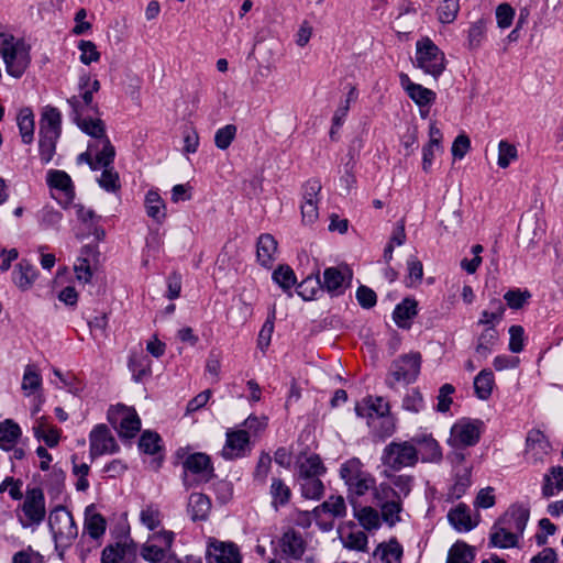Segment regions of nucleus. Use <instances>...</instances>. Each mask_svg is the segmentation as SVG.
<instances>
[{"label":"nucleus","instance_id":"1","mask_svg":"<svg viewBox=\"0 0 563 563\" xmlns=\"http://www.w3.org/2000/svg\"><path fill=\"white\" fill-rule=\"evenodd\" d=\"M176 455L183 459L184 485L189 488L199 483H207L214 476L211 459L202 452L187 453L184 448L177 450Z\"/></svg>","mask_w":563,"mask_h":563},{"label":"nucleus","instance_id":"2","mask_svg":"<svg viewBox=\"0 0 563 563\" xmlns=\"http://www.w3.org/2000/svg\"><path fill=\"white\" fill-rule=\"evenodd\" d=\"M340 476L347 487V498L352 504L356 497L371 492L375 484V477L363 468V463L357 457L350 459L341 465Z\"/></svg>","mask_w":563,"mask_h":563},{"label":"nucleus","instance_id":"3","mask_svg":"<svg viewBox=\"0 0 563 563\" xmlns=\"http://www.w3.org/2000/svg\"><path fill=\"white\" fill-rule=\"evenodd\" d=\"M0 54L5 64L7 73L20 78L30 64V54L22 41H16L12 35L0 34Z\"/></svg>","mask_w":563,"mask_h":563},{"label":"nucleus","instance_id":"4","mask_svg":"<svg viewBox=\"0 0 563 563\" xmlns=\"http://www.w3.org/2000/svg\"><path fill=\"white\" fill-rule=\"evenodd\" d=\"M444 53L429 38L416 43V66L424 74L438 79L445 69Z\"/></svg>","mask_w":563,"mask_h":563},{"label":"nucleus","instance_id":"5","mask_svg":"<svg viewBox=\"0 0 563 563\" xmlns=\"http://www.w3.org/2000/svg\"><path fill=\"white\" fill-rule=\"evenodd\" d=\"M382 464L398 472L405 467H413L418 463V449L410 441H391L388 443L380 456Z\"/></svg>","mask_w":563,"mask_h":563},{"label":"nucleus","instance_id":"6","mask_svg":"<svg viewBox=\"0 0 563 563\" xmlns=\"http://www.w3.org/2000/svg\"><path fill=\"white\" fill-rule=\"evenodd\" d=\"M48 526L56 545L67 548L78 536L74 517L64 506H56L49 512Z\"/></svg>","mask_w":563,"mask_h":563},{"label":"nucleus","instance_id":"7","mask_svg":"<svg viewBox=\"0 0 563 563\" xmlns=\"http://www.w3.org/2000/svg\"><path fill=\"white\" fill-rule=\"evenodd\" d=\"M421 366V354L418 352H411L404 354L393 361L389 373L386 377V385L389 388H394L396 383L411 384L413 383L419 373Z\"/></svg>","mask_w":563,"mask_h":563},{"label":"nucleus","instance_id":"8","mask_svg":"<svg viewBox=\"0 0 563 563\" xmlns=\"http://www.w3.org/2000/svg\"><path fill=\"white\" fill-rule=\"evenodd\" d=\"M107 418L122 439L134 438L141 429V419L136 411L123 405L110 408Z\"/></svg>","mask_w":563,"mask_h":563},{"label":"nucleus","instance_id":"9","mask_svg":"<svg viewBox=\"0 0 563 563\" xmlns=\"http://www.w3.org/2000/svg\"><path fill=\"white\" fill-rule=\"evenodd\" d=\"M46 515L45 497L41 488L34 487L26 490L24 501L21 506L19 520L24 528L38 526Z\"/></svg>","mask_w":563,"mask_h":563},{"label":"nucleus","instance_id":"10","mask_svg":"<svg viewBox=\"0 0 563 563\" xmlns=\"http://www.w3.org/2000/svg\"><path fill=\"white\" fill-rule=\"evenodd\" d=\"M482 427L481 420L461 419L452 426L448 442L456 449L473 446L481 439Z\"/></svg>","mask_w":563,"mask_h":563},{"label":"nucleus","instance_id":"11","mask_svg":"<svg viewBox=\"0 0 563 563\" xmlns=\"http://www.w3.org/2000/svg\"><path fill=\"white\" fill-rule=\"evenodd\" d=\"M321 183L317 178L308 179L302 186V202L300 206L302 222L314 223L319 218L318 202Z\"/></svg>","mask_w":563,"mask_h":563},{"label":"nucleus","instance_id":"12","mask_svg":"<svg viewBox=\"0 0 563 563\" xmlns=\"http://www.w3.org/2000/svg\"><path fill=\"white\" fill-rule=\"evenodd\" d=\"M551 444L540 430L532 429L526 438L525 459L529 464H543L551 453Z\"/></svg>","mask_w":563,"mask_h":563},{"label":"nucleus","instance_id":"13","mask_svg":"<svg viewBox=\"0 0 563 563\" xmlns=\"http://www.w3.org/2000/svg\"><path fill=\"white\" fill-rule=\"evenodd\" d=\"M225 437V444L221 451L224 460H236L251 453L250 433L246 430L229 429Z\"/></svg>","mask_w":563,"mask_h":563},{"label":"nucleus","instance_id":"14","mask_svg":"<svg viewBox=\"0 0 563 563\" xmlns=\"http://www.w3.org/2000/svg\"><path fill=\"white\" fill-rule=\"evenodd\" d=\"M89 442V453L92 459L119 451V445L106 424H98L91 430Z\"/></svg>","mask_w":563,"mask_h":563},{"label":"nucleus","instance_id":"15","mask_svg":"<svg viewBox=\"0 0 563 563\" xmlns=\"http://www.w3.org/2000/svg\"><path fill=\"white\" fill-rule=\"evenodd\" d=\"M355 412L358 417L367 419V426L376 429V422L380 417L390 415V406L383 397H368L362 404L355 406Z\"/></svg>","mask_w":563,"mask_h":563},{"label":"nucleus","instance_id":"16","mask_svg":"<svg viewBox=\"0 0 563 563\" xmlns=\"http://www.w3.org/2000/svg\"><path fill=\"white\" fill-rule=\"evenodd\" d=\"M529 517V507L522 504H514L497 521L504 530L514 531V533L520 538L527 527Z\"/></svg>","mask_w":563,"mask_h":563},{"label":"nucleus","instance_id":"17","mask_svg":"<svg viewBox=\"0 0 563 563\" xmlns=\"http://www.w3.org/2000/svg\"><path fill=\"white\" fill-rule=\"evenodd\" d=\"M97 147V144L90 143L88 151L78 155L77 163H86L92 170H98L101 166L111 165L114 161L115 150L109 139L103 140V147L97 152L96 157L92 158V150Z\"/></svg>","mask_w":563,"mask_h":563},{"label":"nucleus","instance_id":"18","mask_svg":"<svg viewBox=\"0 0 563 563\" xmlns=\"http://www.w3.org/2000/svg\"><path fill=\"white\" fill-rule=\"evenodd\" d=\"M399 82L402 89L406 91L408 97L419 107L429 108L434 103L437 95L429 88L423 87L420 84L411 81L410 77L405 74H399Z\"/></svg>","mask_w":563,"mask_h":563},{"label":"nucleus","instance_id":"19","mask_svg":"<svg viewBox=\"0 0 563 563\" xmlns=\"http://www.w3.org/2000/svg\"><path fill=\"white\" fill-rule=\"evenodd\" d=\"M499 341V332L494 327H486L477 335L474 343V357L478 362L485 361L495 350Z\"/></svg>","mask_w":563,"mask_h":563},{"label":"nucleus","instance_id":"20","mask_svg":"<svg viewBox=\"0 0 563 563\" xmlns=\"http://www.w3.org/2000/svg\"><path fill=\"white\" fill-rule=\"evenodd\" d=\"M279 548L285 559L299 560L306 551V541L299 531L288 529L279 540Z\"/></svg>","mask_w":563,"mask_h":563},{"label":"nucleus","instance_id":"21","mask_svg":"<svg viewBox=\"0 0 563 563\" xmlns=\"http://www.w3.org/2000/svg\"><path fill=\"white\" fill-rule=\"evenodd\" d=\"M344 274L339 267H328L323 272V280L321 282L322 288L327 290L332 297L340 296L344 292L347 283L352 278L349 269Z\"/></svg>","mask_w":563,"mask_h":563},{"label":"nucleus","instance_id":"22","mask_svg":"<svg viewBox=\"0 0 563 563\" xmlns=\"http://www.w3.org/2000/svg\"><path fill=\"white\" fill-rule=\"evenodd\" d=\"M46 183L51 189H57L64 194L65 208L73 202L75 197V188L70 176L66 172L59 169H49L46 174Z\"/></svg>","mask_w":563,"mask_h":563},{"label":"nucleus","instance_id":"23","mask_svg":"<svg viewBox=\"0 0 563 563\" xmlns=\"http://www.w3.org/2000/svg\"><path fill=\"white\" fill-rule=\"evenodd\" d=\"M209 560L217 563H241V555L239 549L233 543H224L214 541L208 548Z\"/></svg>","mask_w":563,"mask_h":563},{"label":"nucleus","instance_id":"24","mask_svg":"<svg viewBox=\"0 0 563 563\" xmlns=\"http://www.w3.org/2000/svg\"><path fill=\"white\" fill-rule=\"evenodd\" d=\"M412 443L418 449V455H421L422 462H440L442 459V451L438 441L430 434L416 435Z\"/></svg>","mask_w":563,"mask_h":563},{"label":"nucleus","instance_id":"25","mask_svg":"<svg viewBox=\"0 0 563 563\" xmlns=\"http://www.w3.org/2000/svg\"><path fill=\"white\" fill-rule=\"evenodd\" d=\"M62 133V114L55 107L44 108L41 120L38 135L58 137Z\"/></svg>","mask_w":563,"mask_h":563},{"label":"nucleus","instance_id":"26","mask_svg":"<svg viewBox=\"0 0 563 563\" xmlns=\"http://www.w3.org/2000/svg\"><path fill=\"white\" fill-rule=\"evenodd\" d=\"M66 102L70 108L69 117L74 123L84 118L86 110L98 112V106L93 103V98L89 91H80L78 96L67 98Z\"/></svg>","mask_w":563,"mask_h":563},{"label":"nucleus","instance_id":"27","mask_svg":"<svg viewBox=\"0 0 563 563\" xmlns=\"http://www.w3.org/2000/svg\"><path fill=\"white\" fill-rule=\"evenodd\" d=\"M211 509V500L201 493H192L189 496L187 511L192 521L207 520Z\"/></svg>","mask_w":563,"mask_h":563},{"label":"nucleus","instance_id":"28","mask_svg":"<svg viewBox=\"0 0 563 563\" xmlns=\"http://www.w3.org/2000/svg\"><path fill=\"white\" fill-rule=\"evenodd\" d=\"M297 468L298 479L320 477L327 472V467L317 454H311L303 460H298Z\"/></svg>","mask_w":563,"mask_h":563},{"label":"nucleus","instance_id":"29","mask_svg":"<svg viewBox=\"0 0 563 563\" xmlns=\"http://www.w3.org/2000/svg\"><path fill=\"white\" fill-rule=\"evenodd\" d=\"M418 302L412 298H405L393 312L395 323L402 329L411 327V319L418 313Z\"/></svg>","mask_w":563,"mask_h":563},{"label":"nucleus","instance_id":"30","mask_svg":"<svg viewBox=\"0 0 563 563\" xmlns=\"http://www.w3.org/2000/svg\"><path fill=\"white\" fill-rule=\"evenodd\" d=\"M277 251V242L273 235L265 233L261 234L257 240V261L264 267H269L275 260Z\"/></svg>","mask_w":563,"mask_h":563},{"label":"nucleus","instance_id":"31","mask_svg":"<svg viewBox=\"0 0 563 563\" xmlns=\"http://www.w3.org/2000/svg\"><path fill=\"white\" fill-rule=\"evenodd\" d=\"M474 394L481 400H488L495 387V377L490 368L482 369L473 382Z\"/></svg>","mask_w":563,"mask_h":563},{"label":"nucleus","instance_id":"32","mask_svg":"<svg viewBox=\"0 0 563 563\" xmlns=\"http://www.w3.org/2000/svg\"><path fill=\"white\" fill-rule=\"evenodd\" d=\"M489 20L481 18L470 24L466 36V46L471 51H477L486 40Z\"/></svg>","mask_w":563,"mask_h":563},{"label":"nucleus","instance_id":"33","mask_svg":"<svg viewBox=\"0 0 563 563\" xmlns=\"http://www.w3.org/2000/svg\"><path fill=\"white\" fill-rule=\"evenodd\" d=\"M450 525L459 532L471 531L476 523L472 522L468 508L464 504H459L455 508L451 509L448 514Z\"/></svg>","mask_w":563,"mask_h":563},{"label":"nucleus","instance_id":"34","mask_svg":"<svg viewBox=\"0 0 563 563\" xmlns=\"http://www.w3.org/2000/svg\"><path fill=\"white\" fill-rule=\"evenodd\" d=\"M519 537L510 530H504L499 522L496 521L492 527L489 536V545L494 548L508 549L518 544Z\"/></svg>","mask_w":563,"mask_h":563},{"label":"nucleus","instance_id":"35","mask_svg":"<svg viewBox=\"0 0 563 563\" xmlns=\"http://www.w3.org/2000/svg\"><path fill=\"white\" fill-rule=\"evenodd\" d=\"M97 252L93 246L85 245L81 249V256L75 264L76 277L79 282L89 283L92 277V271L90 266V257H96Z\"/></svg>","mask_w":563,"mask_h":563},{"label":"nucleus","instance_id":"36","mask_svg":"<svg viewBox=\"0 0 563 563\" xmlns=\"http://www.w3.org/2000/svg\"><path fill=\"white\" fill-rule=\"evenodd\" d=\"M76 125L86 134L93 137L95 144H101L103 146V140L109 139L106 135V126L101 119L82 118L75 122Z\"/></svg>","mask_w":563,"mask_h":563},{"label":"nucleus","instance_id":"37","mask_svg":"<svg viewBox=\"0 0 563 563\" xmlns=\"http://www.w3.org/2000/svg\"><path fill=\"white\" fill-rule=\"evenodd\" d=\"M21 437V428L11 419L0 423V448L11 450Z\"/></svg>","mask_w":563,"mask_h":563},{"label":"nucleus","instance_id":"38","mask_svg":"<svg viewBox=\"0 0 563 563\" xmlns=\"http://www.w3.org/2000/svg\"><path fill=\"white\" fill-rule=\"evenodd\" d=\"M129 369L132 372L134 382L140 383L144 378L151 376L152 361L147 355L133 354L129 360Z\"/></svg>","mask_w":563,"mask_h":563},{"label":"nucleus","instance_id":"39","mask_svg":"<svg viewBox=\"0 0 563 563\" xmlns=\"http://www.w3.org/2000/svg\"><path fill=\"white\" fill-rule=\"evenodd\" d=\"M36 278V268L27 261H21L13 271V282L21 289H27Z\"/></svg>","mask_w":563,"mask_h":563},{"label":"nucleus","instance_id":"40","mask_svg":"<svg viewBox=\"0 0 563 563\" xmlns=\"http://www.w3.org/2000/svg\"><path fill=\"white\" fill-rule=\"evenodd\" d=\"M18 126L22 142L24 144H31L34 139V114L30 108L20 110L18 114Z\"/></svg>","mask_w":563,"mask_h":563},{"label":"nucleus","instance_id":"41","mask_svg":"<svg viewBox=\"0 0 563 563\" xmlns=\"http://www.w3.org/2000/svg\"><path fill=\"white\" fill-rule=\"evenodd\" d=\"M474 559V548L464 541H456L448 552L446 563H472Z\"/></svg>","mask_w":563,"mask_h":563},{"label":"nucleus","instance_id":"42","mask_svg":"<svg viewBox=\"0 0 563 563\" xmlns=\"http://www.w3.org/2000/svg\"><path fill=\"white\" fill-rule=\"evenodd\" d=\"M146 214L156 222H162L165 217V203L157 191L150 190L145 196Z\"/></svg>","mask_w":563,"mask_h":563},{"label":"nucleus","instance_id":"43","mask_svg":"<svg viewBox=\"0 0 563 563\" xmlns=\"http://www.w3.org/2000/svg\"><path fill=\"white\" fill-rule=\"evenodd\" d=\"M269 493L272 496V505L275 509L287 505L291 497L290 488L284 483L283 479L277 477L272 479Z\"/></svg>","mask_w":563,"mask_h":563},{"label":"nucleus","instance_id":"44","mask_svg":"<svg viewBox=\"0 0 563 563\" xmlns=\"http://www.w3.org/2000/svg\"><path fill=\"white\" fill-rule=\"evenodd\" d=\"M437 4V14L441 23L454 22L460 11V0H432Z\"/></svg>","mask_w":563,"mask_h":563},{"label":"nucleus","instance_id":"45","mask_svg":"<svg viewBox=\"0 0 563 563\" xmlns=\"http://www.w3.org/2000/svg\"><path fill=\"white\" fill-rule=\"evenodd\" d=\"M382 520L389 527H394L401 521L400 514L402 511V500L396 498L391 501L385 503L380 506Z\"/></svg>","mask_w":563,"mask_h":563},{"label":"nucleus","instance_id":"46","mask_svg":"<svg viewBox=\"0 0 563 563\" xmlns=\"http://www.w3.org/2000/svg\"><path fill=\"white\" fill-rule=\"evenodd\" d=\"M297 294L303 300L316 299L317 295L323 290L319 274L308 276L297 286Z\"/></svg>","mask_w":563,"mask_h":563},{"label":"nucleus","instance_id":"47","mask_svg":"<svg viewBox=\"0 0 563 563\" xmlns=\"http://www.w3.org/2000/svg\"><path fill=\"white\" fill-rule=\"evenodd\" d=\"M328 512L335 518H343L346 515V505L342 496H330L325 501L314 509V514Z\"/></svg>","mask_w":563,"mask_h":563},{"label":"nucleus","instance_id":"48","mask_svg":"<svg viewBox=\"0 0 563 563\" xmlns=\"http://www.w3.org/2000/svg\"><path fill=\"white\" fill-rule=\"evenodd\" d=\"M375 555H379L385 563H395L402 555V547L396 539H391L387 543H380L375 550Z\"/></svg>","mask_w":563,"mask_h":563},{"label":"nucleus","instance_id":"49","mask_svg":"<svg viewBox=\"0 0 563 563\" xmlns=\"http://www.w3.org/2000/svg\"><path fill=\"white\" fill-rule=\"evenodd\" d=\"M273 280L285 291L291 296V288L296 284L297 278L292 268L288 265H279L272 275Z\"/></svg>","mask_w":563,"mask_h":563},{"label":"nucleus","instance_id":"50","mask_svg":"<svg viewBox=\"0 0 563 563\" xmlns=\"http://www.w3.org/2000/svg\"><path fill=\"white\" fill-rule=\"evenodd\" d=\"M355 518L365 530H376L380 527V515L371 506L362 507L360 510H355Z\"/></svg>","mask_w":563,"mask_h":563},{"label":"nucleus","instance_id":"51","mask_svg":"<svg viewBox=\"0 0 563 563\" xmlns=\"http://www.w3.org/2000/svg\"><path fill=\"white\" fill-rule=\"evenodd\" d=\"M66 475L62 468L53 467L52 472L47 475L44 483L48 495L52 498H57L64 490Z\"/></svg>","mask_w":563,"mask_h":563},{"label":"nucleus","instance_id":"52","mask_svg":"<svg viewBox=\"0 0 563 563\" xmlns=\"http://www.w3.org/2000/svg\"><path fill=\"white\" fill-rule=\"evenodd\" d=\"M84 528L92 539H99L106 532L107 522L102 515L97 512L90 515L87 511Z\"/></svg>","mask_w":563,"mask_h":563},{"label":"nucleus","instance_id":"53","mask_svg":"<svg viewBox=\"0 0 563 563\" xmlns=\"http://www.w3.org/2000/svg\"><path fill=\"white\" fill-rule=\"evenodd\" d=\"M42 386V377L34 365H27L24 369L22 389L30 396Z\"/></svg>","mask_w":563,"mask_h":563},{"label":"nucleus","instance_id":"54","mask_svg":"<svg viewBox=\"0 0 563 563\" xmlns=\"http://www.w3.org/2000/svg\"><path fill=\"white\" fill-rule=\"evenodd\" d=\"M492 311L484 310L481 313V318L477 321L478 325H484L485 328L490 325L495 327V323L500 322L505 312L504 305L501 303L500 300L496 299L492 301Z\"/></svg>","mask_w":563,"mask_h":563},{"label":"nucleus","instance_id":"55","mask_svg":"<svg viewBox=\"0 0 563 563\" xmlns=\"http://www.w3.org/2000/svg\"><path fill=\"white\" fill-rule=\"evenodd\" d=\"M301 494L307 499H320L324 493V486L320 477L299 479Z\"/></svg>","mask_w":563,"mask_h":563},{"label":"nucleus","instance_id":"56","mask_svg":"<svg viewBox=\"0 0 563 563\" xmlns=\"http://www.w3.org/2000/svg\"><path fill=\"white\" fill-rule=\"evenodd\" d=\"M103 168L101 176L98 179V183L101 188L109 192H115L120 189V179L119 174L113 169L112 164L107 166H101Z\"/></svg>","mask_w":563,"mask_h":563},{"label":"nucleus","instance_id":"57","mask_svg":"<svg viewBox=\"0 0 563 563\" xmlns=\"http://www.w3.org/2000/svg\"><path fill=\"white\" fill-rule=\"evenodd\" d=\"M342 542L344 548L349 550H356L362 552L367 551L368 538L366 533L361 530L350 531L344 537H342Z\"/></svg>","mask_w":563,"mask_h":563},{"label":"nucleus","instance_id":"58","mask_svg":"<svg viewBox=\"0 0 563 563\" xmlns=\"http://www.w3.org/2000/svg\"><path fill=\"white\" fill-rule=\"evenodd\" d=\"M373 494V501L380 506L385 503L391 501L397 498V493L394 487L388 483H380L379 485L374 484V487L371 488Z\"/></svg>","mask_w":563,"mask_h":563},{"label":"nucleus","instance_id":"59","mask_svg":"<svg viewBox=\"0 0 563 563\" xmlns=\"http://www.w3.org/2000/svg\"><path fill=\"white\" fill-rule=\"evenodd\" d=\"M162 439L156 432L144 431L139 440L140 450L150 455L156 454L161 450Z\"/></svg>","mask_w":563,"mask_h":563},{"label":"nucleus","instance_id":"60","mask_svg":"<svg viewBox=\"0 0 563 563\" xmlns=\"http://www.w3.org/2000/svg\"><path fill=\"white\" fill-rule=\"evenodd\" d=\"M38 153L42 164H48L56 153L58 137L38 135Z\"/></svg>","mask_w":563,"mask_h":563},{"label":"nucleus","instance_id":"61","mask_svg":"<svg viewBox=\"0 0 563 563\" xmlns=\"http://www.w3.org/2000/svg\"><path fill=\"white\" fill-rule=\"evenodd\" d=\"M126 547L121 543L115 545H108L102 551L101 562L102 563H121L126 556H129Z\"/></svg>","mask_w":563,"mask_h":563},{"label":"nucleus","instance_id":"62","mask_svg":"<svg viewBox=\"0 0 563 563\" xmlns=\"http://www.w3.org/2000/svg\"><path fill=\"white\" fill-rule=\"evenodd\" d=\"M238 128L234 124H227L214 134V144L219 150H227L236 135Z\"/></svg>","mask_w":563,"mask_h":563},{"label":"nucleus","instance_id":"63","mask_svg":"<svg viewBox=\"0 0 563 563\" xmlns=\"http://www.w3.org/2000/svg\"><path fill=\"white\" fill-rule=\"evenodd\" d=\"M518 157L517 148L514 144L501 140L498 144V161L497 164L500 168H507L510 163Z\"/></svg>","mask_w":563,"mask_h":563},{"label":"nucleus","instance_id":"64","mask_svg":"<svg viewBox=\"0 0 563 563\" xmlns=\"http://www.w3.org/2000/svg\"><path fill=\"white\" fill-rule=\"evenodd\" d=\"M531 297L529 290L511 289L504 295L507 306L510 309H521Z\"/></svg>","mask_w":563,"mask_h":563}]
</instances>
